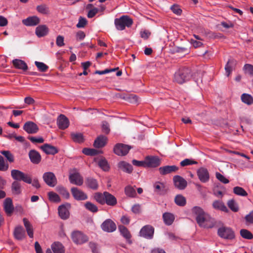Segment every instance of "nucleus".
Wrapping results in <instances>:
<instances>
[{"instance_id": "obj_1", "label": "nucleus", "mask_w": 253, "mask_h": 253, "mask_svg": "<svg viewBox=\"0 0 253 253\" xmlns=\"http://www.w3.org/2000/svg\"><path fill=\"white\" fill-rule=\"evenodd\" d=\"M192 212L196 215V221L200 226L207 228H211L214 226L213 219L206 214L200 207H194Z\"/></svg>"}, {"instance_id": "obj_2", "label": "nucleus", "mask_w": 253, "mask_h": 253, "mask_svg": "<svg viewBox=\"0 0 253 253\" xmlns=\"http://www.w3.org/2000/svg\"><path fill=\"white\" fill-rule=\"evenodd\" d=\"M192 77L191 70L183 68L177 71L174 75V81L179 84H182L190 80Z\"/></svg>"}, {"instance_id": "obj_3", "label": "nucleus", "mask_w": 253, "mask_h": 253, "mask_svg": "<svg viewBox=\"0 0 253 253\" xmlns=\"http://www.w3.org/2000/svg\"><path fill=\"white\" fill-rule=\"evenodd\" d=\"M116 28L119 31H123L126 27H130L133 24V20L128 15H124L114 20Z\"/></svg>"}, {"instance_id": "obj_4", "label": "nucleus", "mask_w": 253, "mask_h": 253, "mask_svg": "<svg viewBox=\"0 0 253 253\" xmlns=\"http://www.w3.org/2000/svg\"><path fill=\"white\" fill-rule=\"evenodd\" d=\"M11 175L12 178L17 181H23L28 184L32 182V178L30 175L19 170L12 169L11 171Z\"/></svg>"}, {"instance_id": "obj_5", "label": "nucleus", "mask_w": 253, "mask_h": 253, "mask_svg": "<svg viewBox=\"0 0 253 253\" xmlns=\"http://www.w3.org/2000/svg\"><path fill=\"white\" fill-rule=\"evenodd\" d=\"M71 237L73 242L76 245L83 244L88 240L87 236L79 230L73 231Z\"/></svg>"}, {"instance_id": "obj_6", "label": "nucleus", "mask_w": 253, "mask_h": 253, "mask_svg": "<svg viewBox=\"0 0 253 253\" xmlns=\"http://www.w3.org/2000/svg\"><path fill=\"white\" fill-rule=\"evenodd\" d=\"M217 234L220 237L226 240H232L235 237L234 231L228 227H220L218 229Z\"/></svg>"}, {"instance_id": "obj_7", "label": "nucleus", "mask_w": 253, "mask_h": 253, "mask_svg": "<svg viewBox=\"0 0 253 253\" xmlns=\"http://www.w3.org/2000/svg\"><path fill=\"white\" fill-rule=\"evenodd\" d=\"M69 179L71 183L78 186H81L84 183L83 177L76 169H73L72 170L69 174Z\"/></svg>"}, {"instance_id": "obj_8", "label": "nucleus", "mask_w": 253, "mask_h": 253, "mask_svg": "<svg viewBox=\"0 0 253 253\" xmlns=\"http://www.w3.org/2000/svg\"><path fill=\"white\" fill-rule=\"evenodd\" d=\"M131 149L129 145L122 143H118L114 147V152L117 155L123 156L126 155Z\"/></svg>"}, {"instance_id": "obj_9", "label": "nucleus", "mask_w": 253, "mask_h": 253, "mask_svg": "<svg viewBox=\"0 0 253 253\" xmlns=\"http://www.w3.org/2000/svg\"><path fill=\"white\" fill-rule=\"evenodd\" d=\"M154 228L150 225L143 226L139 232V235L147 239H151L153 237Z\"/></svg>"}, {"instance_id": "obj_10", "label": "nucleus", "mask_w": 253, "mask_h": 253, "mask_svg": "<svg viewBox=\"0 0 253 253\" xmlns=\"http://www.w3.org/2000/svg\"><path fill=\"white\" fill-rule=\"evenodd\" d=\"M45 183L50 187H54L57 184V179L55 174L52 172H46L42 176Z\"/></svg>"}, {"instance_id": "obj_11", "label": "nucleus", "mask_w": 253, "mask_h": 253, "mask_svg": "<svg viewBox=\"0 0 253 253\" xmlns=\"http://www.w3.org/2000/svg\"><path fill=\"white\" fill-rule=\"evenodd\" d=\"M71 205L69 203L62 205L58 207V214L60 218L65 220L69 218L70 215L69 209Z\"/></svg>"}, {"instance_id": "obj_12", "label": "nucleus", "mask_w": 253, "mask_h": 253, "mask_svg": "<svg viewBox=\"0 0 253 253\" xmlns=\"http://www.w3.org/2000/svg\"><path fill=\"white\" fill-rule=\"evenodd\" d=\"M71 192L74 198L77 201H84L88 198L85 193L77 187H72Z\"/></svg>"}, {"instance_id": "obj_13", "label": "nucleus", "mask_w": 253, "mask_h": 253, "mask_svg": "<svg viewBox=\"0 0 253 253\" xmlns=\"http://www.w3.org/2000/svg\"><path fill=\"white\" fill-rule=\"evenodd\" d=\"M101 229L107 232H112L116 230V224L110 219L105 220L101 225Z\"/></svg>"}, {"instance_id": "obj_14", "label": "nucleus", "mask_w": 253, "mask_h": 253, "mask_svg": "<svg viewBox=\"0 0 253 253\" xmlns=\"http://www.w3.org/2000/svg\"><path fill=\"white\" fill-rule=\"evenodd\" d=\"M23 129L29 134H34L38 131L39 127L34 122L29 121L24 124Z\"/></svg>"}, {"instance_id": "obj_15", "label": "nucleus", "mask_w": 253, "mask_h": 253, "mask_svg": "<svg viewBox=\"0 0 253 253\" xmlns=\"http://www.w3.org/2000/svg\"><path fill=\"white\" fill-rule=\"evenodd\" d=\"M173 180L175 186L178 189L183 190L187 186L186 180L179 175L174 176Z\"/></svg>"}, {"instance_id": "obj_16", "label": "nucleus", "mask_w": 253, "mask_h": 253, "mask_svg": "<svg viewBox=\"0 0 253 253\" xmlns=\"http://www.w3.org/2000/svg\"><path fill=\"white\" fill-rule=\"evenodd\" d=\"M69 120L64 115L61 114L57 119V124L59 128L65 129L69 126Z\"/></svg>"}, {"instance_id": "obj_17", "label": "nucleus", "mask_w": 253, "mask_h": 253, "mask_svg": "<svg viewBox=\"0 0 253 253\" xmlns=\"http://www.w3.org/2000/svg\"><path fill=\"white\" fill-rule=\"evenodd\" d=\"M146 167L156 168L160 165V159L157 157L148 156L145 158Z\"/></svg>"}, {"instance_id": "obj_18", "label": "nucleus", "mask_w": 253, "mask_h": 253, "mask_svg": "<svg viewBox=\"0 0 253 253\" xmlns=\"http://www.w3.org/2000/svg\"><path fill=\"white\" fill-rule=\"evenodd\" d=\"M4 210L7 215L11 216L14 211L12 201L10 198H6L3 203Z\"/></svg>"}, {"instance_id": "obj_19", "label": "nucleus", "mask_w": 253, "mask_h": 253, "mask_svg": "<svg viewBox=\"0 0 253 253\" xmlns=\"http://www.w3.org/2000/svg\"><path fill=\"white\" fill-rule=\"evenodd\" d=\"M155 193L159 195H164L167 191V188L163 183L157 181L153 184Z\"/></svg>"}, {"instance_id": "obj_20", "label": "nucleus", "mask_w": 253, "mask_h": 253, "mask_svg": "<svg viewBox=\"0 0 253 253\" xmlns=\"http://www.w3.org/2000/svg\"><path fill=\"white\" fill-rule=\"evenodd\" d=\"M40 22V18L36 16H30L22 20V23L26 26H35Z\"/></svg>"}, {"instance_id": "obj_21", "label": "nucleus", "mask_w": 253, "mask_h": 253, "mask_svg": "<svg viewBox=\"0 0 253 253\" xmlns=\"http://www.w3.org/2000/svg\"><path fill=\"white\" fill-rule=\"evenodd\" d=\"M197 175L200 180L202 182H206L210 178L209 173L206 169L201 168L197 170Z\"/></svg>"}, {"instance_id": "obj_22", "label": "nucleus", "mask_w": 253, "mask_h": 253, "mask_svg": "<svg viewBox=\"0 0 253 253\" xmlns=\"http://www.w3.org/2000/svg\"><path fill=\"white\" fill-rule=\"evenodd\" d=\"M29 157L31 162L34 164H38L41 161V155L35 150H31L29 151Z\"/></svg>"}, {"instance_id": "obj_23", "label": "nucleus", "mask_w": 253, "mask_h": 253, "mask_svg": "<svg viewBox=\"0 0 253 253\" xmlns=\"http://www.w3.org/2000/svg\"><path fill=\"white\" fill-rule=\"evenodd\" d=\"M118 229L121 233V234L123 236L124 238L126 239L127 242H128L129 244H131V235L127 228L124 225H120L119 226Z\"/></svg>"}, {"instance_id": "obj_24", "label": "nucleus", "mask_w": 253, "mask_h": 253, "mask_svg": "<svg viewBox=\"0 0 253 253\" xmlns=\"http://www.w3.org/2000/svg\"><path fill=\"white\" fill-rule=\"evenodd\" d=\"M118 168L127 173H131L133 171L132 166L125 161H121L118 164Z\"/></svg>"}, {"instance_id": "obj_25", "label": "nucleus", "mask_w": 253, "mask_h": 253, "mask_svg": "<svg viewBox=\"0 0 253 253\" xmlns=\"http://www.w3.org/2000/svg\"><path fill=\"white\" fill-rule=\"evenodd\" d=\"M178 168L176 166H166L159 168V170L161 174L166 175L167 174L171 173L177 171Z\"/></svg>"}, {"instance_id": "obj_26", "label": "nucleus", "mask_w": 253, "mask_h": 253, "mask_svg": "<svg viewBox=\"0 0 253 253\" xmlns=\"http://www.w3.org/2000/svg\"><path fill=\"white\" fill-rule=\"evenodd\" d=\"M48 32V28L46 25H41L36 28L35 33L38 37L41 38L46 36Z\"/></svg>"}, {"instance_id": "obj_27", "label": "nucleus", "mask_w": 253, "mask_h": 253, "mask_svg": "<svg viewBox=\"0 0 253 253\" xmlns=\"http://www.w3.org/2000/svg\"><path fill=\"white\" fill-rule=\"evenodd\" d=\"M41 148L47 154L54 155L58 152L56 147L48 144H44L41 147Z\"/></svg>"}, {"instance_id": "obj_28", "label": "nucleus", "mask_w": 253, "mask_h": 253, "mask_svg": "<svg viewBox=\"0 0 253 253\" xmlns=\"http://www.w3.org/2000/svg\"><path fill=\"white\" fill-rule=\"evenodd\" d=\"M107 141V137L100 135L95 140L93 145L95 148H101L106 145Z\"/></svg>"}, {"instance_id": "obj_29", "label": "nucleus", "mask_w": 253, "mask_h": 253, "mask_svg": "<svg viewBox=\"0 0 253 253\" xmlns=\"http://www.w3.org/2000/svg\"><path fill=\"white\" fill-rule=\"evenodd\" d=\"M12 63L14 67L18 69L26 71L28 69L27 64L23 60L15 59L12 60Z\"/></svg>"}, {"instance_id": "obj_30", "label": "nucleus", "mask_w": 253, "mask_h": 253, "mask_svg": "<svg viewBox=\"0 0 253 253\" xmlns=\"http://www.w3.org/2000/svg\"><path fill=\"white\" fill-rule=\"evenodd\" d=\"M13 233L14 237L18 240H21L25 237V232L22 226L16 227Z\"/></svg>"}, {"instance_id": "obj_31", "label": "nucleus", "mask_w": 253, "mask_h": 253, "mask_svg": "<svg viewBox=\"0 0 253 253\" xmlns=\"http://www.w3.org/2000/svg\"><path fill=\"white\" fill-rule=\"evenodd\" d=\"M105 195V204L108 206H114L117 203L116 198L108 192H104Z\"/></svg>"}, {"instance_id": "obj_32", "label": "nucleus", "mask_w": 253, "mask_h": 253, "mask_svg": "<svg viewBox=\"0 0 253 253\" xmlns=\"http://www.w3.org/2000/svg\"><path fill=\"white\" fill-rule=\"evenodd\" d=\"M163 218L165 224L167 225H170L173 222L175 217L170 212H165L163 215Z\"/></svg>"}, {"instance_id": "obj_33", "label": "nucleus", "mask_w": 253, "mask_h": 253, "mask_svg": "<svg viewBox=\"0 0 253 253\" xmlns=\"http://www.w3.org/2000/svg\"><path fill=\"white\" fill-rule=\"evenodd\" d=\"M85 184L86 186L93 190H96L98 187L97 181L92 177H88L85 180Z\"/></svg>"}, {"instance_id": "obj_34", "label": "nucleus", "mask_w": 253, "mask_h": 253, "mask_svg": "<svg viewBox=\"0 0 253 253\" xmlns=\"http://www.w3.org/2000/svg\"><path fill=\"white\" fill-rule=\"evenodd\" d=\"M212 206L214 209L220 210L225 212L228 211V210L224 204L221 201H215L212 203Z\"/></svg>"}, {"instance_id": "obj_35", "label": "nucleus", "mask_w": 253, "mask_h": 253, "mask_svg": "<svg viewBox=\"0 0 253 253\" xmlns=\"http://www.w3.org/2000/svg\"><path fill=\"white\" fill-rule=\"evenodd\" d=\"M23 220L28 236L30 238H33L34 234L32 225L27 218H24Z\"/></svg>"}, {"instance_id": "obj_36", "label": "nucleus", "mask_w": 253, "mask_h": 253, "mask_svg": "<svg viewBox=\"0 0 253 253\" xmlns=\"http://www.w3.org/2000/svg\"><path fill=\"white\" fill-rule=\"evenodd\" d=\"M54 253H64L65 250L63 245L59 242H55L51 246Z\"/></svg>"}, {"instance_id": "obj_37", "label": "nucleus", "mask_w": 253, "mask_h": 253, "mask_svg": "<svg viewBox=\"0 0 253 253\" xmlns=\"http://www.w3.org/2000/svg\"><path fill=\"white\" fill-rule=\"evenodd\" d=\"M11 191L13 194L19 195L21 193V186L17 181H14L11 185Z\"/></svg>"}, {"instance_id": "obj_38", "label": "nucleus", "mask_w": 253, "mask_h": 253, "mask_svg": "<svg viewBox=\"0 0 253 253\" xmlns=\"http://www.w3.org/2000/svg\"><path fill=\"white\" fill-rule=\"evenodd\" d=\"M71 136L72 140L76 143H81L84 140V135L81 133L73 132L71 134Z\"/></svg>"}, {"instance_id": "obj_39", "label": "nucleus", "mask_w": 253, "mask_h": 253, "mask_svg": "<svg viewBox=\"0 0 253 253\" xmlns=\"http://www.w3.org/2000/svg\"><path fill=\"white\" fill-rule=\"evenodd\" d=\"M241 98L243 102L248 105L253 104V97L249 94L243 93Z\"/></svg>"}, {"instance_id": "obj_40", "label": "nucleus", "mask_w": 253, "mask_h": 253, "mask_svg": "<svg viewBox=\"0 0 253 253\" xmlns=\"http://www.w3.org/2000/svg\"><path fill=\"white\" fill-rule=\"evenodd\" d=\"M94 199L95 200L101 205L105 204V195L104 192L102 194L99 192L95 193L94 195Z\"/></svg>"}, {"instance_id": "obj_41", "label": "nucleus", "mask_w": 253, "mask_h": 253, "mask_svg": "<svg viewBox=\"0 0 253 253\" xmlns=\"http://www.w3.org/2000/svg\"><path fill=\"white\" fill-rule=\"evenodd\" d=\"M240 234L241 236L245 239L251 240L253 239V234L249 230L246 229H242L240 230Z\"/></svg>"}, {"instance_id": "obj_42", "label": "nucleus", "mask_w": 253, "mask_h": 253, "mask_svg": "<svg viewBox=\"0 0 253 253\" xmlns=\"http://www.w3.org/2000/svg\"><path fill=\"white\" fill-rule=\"evenodd\" d=\"M125 192L127 196L134 198L136 196V193L134 188L131 186L128 185L125 187Z\"/></svg>"}, {"instance_id": "obj_43", "label": "nucleus", "mask_w": 253, "mask_h": 253, "mask_svg": "<svg viewBox=\"0 0 253 253\" xmlns=\"http://www.w3.org/2000/svg\"><path fill=\"white\" fill-rule=\"evenodd\" d=\"M58 192L61 194L64 198L68 199L70 197V194L65 188L61 186H58L56 187Z\"/></svg>"}, {"instance_id": "obj_44", "label": "nucleus", "mask_w": 253, "mask_h": 253, "mask_svg": "<svg viewBox=\"0 0 253 253\" xmlns=\"http://www.w3.org/2000/svg\"><path fill=\"white\" fill-rule=\"evenodd\" d=\"M229 208L234 212H237L239 211V207L237 202L233 199L230 200L227 202Z\"/></svg>"}, {"instance_id": "obj_45", "label": "nucleus", "mask_w": 253, "mask_h": 253, "mask_svg": "<svg viewBox=\"0 0 253 253\" xmlns=\"http://www.w3.org/2000/svg\"><path fill=\"white\" fill-rule=\"evenodd\" d=\"M233 192L235 194L240 196H246L247 192L241 187L236 186L233 188Z\"/></svg>"}, {"instance_id": "obj_46", "label": "nucleus", "mask_w": 253, "mask_h": 253, "mask_svg": "<svg viewBox=\"0 0 253 253\" xmlns=\"http://www.w3.org/2000/svg\"><path fill=\"white\" fill-rule=\"evenodd\" d=\"M48 196L49 201L52 202L59 203L61 201L59 195L54 192H48Z\"/></svg>"}, {"instance_id": "obj_47", "label": "nucleus", "mask_w": 253, "mask_h": 253, "mask_svg": "<svg viewBox=\"0 0 253 253\" xmlns=\"http://www.w3.org/2000/svg\"><path fill=\"white\" fill-rule=\"evenodd\" d=\"M84 207L86 210L92 212H96L98 211L97 207L90 202H86L84 204Z\"/></svg>"}, {"instance_id": "obj_48", "label": "nucleus", "mask_w": 253, "mask_h": 253, "mask_svg": "<svg viewBox=\"0 0 253 253\" xmlns=\"http://www.w3.org/2000/svg\"><path fill=\"white\" fill-rule=\"evenodd\" d=\"M174 201L176 204L179 206H184L186 204V199L181 195H176Z\"/></svg>"}, {"instance_id": "obj_49", "label": "nucleus", "mask_w": 253, "mask_h": 253, "mask_svg": "<svg viewBox=\"0 0 253 253\" xmlns=\"http://www.w3.org/2000/svg\"><path fill=\"white\" fill-rule=\"evenodd\" d=\"M35 64L38 68L39 71L42 72H45L48 69V66L43 62L35 61Z\"/></svg>"}, {"instance_id": "obj_50", "label": "nucleus", "mask_w": 253, "mask_h": 253, "mask_svg": "<svg viewBox=\"0 0 253 253\" xmlns=\"http://www.w3.org/2000/svg\"><path fill=\"white\" fill-rule=\"evenodd\" d=\"M98 165L104 171H108L109 169V166L105 159L100 160L98 162Z\"/></svg>"}, {"instance_id": "obj_51", "label": "nucleus", "mask_w": 253, "mask_h": 253, "mask_svg": "<svg viewBox=\"0 0 253 253\" xmlns=\"http://www.w3.org/2000/svg\"><path fill=\"white\" fill-rule=\"evenodd\" d=\"M37 11L42 14H47L49 13V8L45 4H41L37 6Z\"/></svg>"}, {"instance_id": "obj_52", "label": "nucleus", "mask_w": 253, "mask_h": 253, "mask_svg": "<svg viewBox=\"0 0 253 253\" xmlns=\"http://www.w3.org/2000/svg\"><path fill=\"white\" fill-rule=\"evenodd\" d=\"M1 154L3 155L10 163L14 162L13 155L9 151H2L1 152Z\"/></svg>"}, {"instance_id": "obj_53", "label": "nucleus", "mask_w": 253, "mask_h": 253, "mask_svg": "<svg viewBox=\"0 0 253 253\" xmlns=\"http://www.w3.org/2000/svg\"><path fill=\"white\" fill-rule=\"evenodd\" d=\"M243 69L246 74H249L251 76H253V66L252 65L246 64Z\"/></svg>"}, {"instance_id": "obj_54", "label": "nucleus", "mask_w": 253, "mask_h": 253, "mask_svg": "<svg viewBox=\"0 0 253 253\" xmlns=\"http://www.w3.org/2000/svg\"><path fill=\"white\" fill-rule=\"evenodd\" d=\"M245 220L247 225L253 224V211L245 216Z\"/></svg>"}, {"instance_id": "obj_55", "label": "nucleus", "mask_w": 253, "mask_h": 253, "mask_svg": "<svg viewBox=\"0 0 253 253\" xmlns=\"http://www.w3.org/2000/svg\"><path fill=\"white\" fill-rule=\"evenodd\" d=\"M232 61L229 60L225 66L226 75L227 77H228L231 74L232 71Z\"/></svg>"}, {"instance_id": "obj_56", "label": "nucleus", "mask_w": 253, "mask_h": 253, "mask_svg": "<svg viewBox=\"0 0 253 253\" xmlns=\"http://www.w3.org/2000/svg\"><path fill=\"white\" fill-rule=\"evenodd\" d=\"M215 176L216 178L223 183L227 184L229 182V180L219 172H216Z\"/></svg>"}, {"instance_id": "obj_57", "label": "nucleus", "mask_w": 253, "mask_h": 253, "mask_svg": "<svg viewBox=\"0 0 253 253\" xmlns=\"http://www.w3.org/2000/svg\"><path fill=\"white\" fill-rule=\"evenodd\" d=\"M197 163V162L195 161L189 159H185L180 162V165L182 167H185L187 166L192 165L193 164H196Z\"/></svg>"}, {"instance_id": "obj_58", "label": "nucleus", "mask_w": 253, "mask_h": 253, "mask_svg": "<svg viewBox=\"0 0 253 253\" xmlns=\"http://www.w3.org/2000/svg\"><path fill=\"white\" fill-rule=\"evenodd\" d=\"M8 165L5 164L3 157L0 155V170L6 171L8 169Z\"/></svg>"}, {"instance_id": "obj_59", "label": "nucleus", "mask_w": 253, "mask_h": 253, "mask_svg": "<svg viewBox=\"0 0 253 253\" xmlns=\"http://www.w3.org/2000/svg\"><path fill=\"white\" fill-rule=\"evenodd\" d=\"M28 139L34 143H42L44 141V139L42 137H34V136H30L28 137Z\"/></svg>"}, {"instance_id": "obj_60", "label": "nucleus", "mask_w": 253, "mask_h": 253, "mask_svg": "<svg viewBox=\"0 0 253 253\" xmlns=\"http://www.w3.org/2000/svg\"><path fill=\"white\" fill-rule=\"evenodd\" d=\"M102 130L103 132L106 134H108L110 132V129L109 125L106 121H104L102 122Z\"/></svg>"}, {"instance_id": "obj_61", "label": "nucleus", "mask_w": 253, "mask_h": 253, "mask_svg": "<svg viewBox=\"0 0 253 253\" xmlns=\"http://www.w3.org/2000/svg\"><path fill=\"white\" fill-rule=\"evenodd\" d=\"M64 38L62 36L59 35L56 38V43L58 46L62 47L65 45Z\"/></svg>"}, {"instance_id": "obj_62", "label": "nucleus", "mask_w": 253, "mask_h": 253, "mask_svg": "<svg viewBox=\"0 0 253 253\" xmlns=\"http://www.w3.org/2000/svg\"><path fill=\"white\" fill-rule=\"evenodd\" d=\"M87 24V20L85 18H83L82 17H80L79 20V22L77 24V27L78 28H83L85 25Z\"/></svg>"}, {"instance_id": "obj_63", "label": "nucleus", "mask_w": 253, "mask_h": 253, "mask_svg": "<svg viewBox=\"0 0 253 253\" xmlns=\"http://www.w3.org/2000/svg\"><path fill=\"white\" fill-rule=\"evenodd\" d=\"M170 9L172 10V11L177 14V15H180L182 13V10L180 8L179 6L177 5L173 4L172 5Z\"/></svg>"}, {"instance_id": "obj_64", "label": "nucleus", "mask_w": 253, "mask_h": 253, "mask_svg": "<svg viewBox=\"0 0 253 253\" xmlns=\"http://www.w3.org/2000/svg\"><path fill=\"white\" fill-rule=\"evenodd\" d=\"M99 10L97 8L93 7L89 10L87 13L88 18H91L93 17L98 12Z\"/></svg>"}]
</instances>
